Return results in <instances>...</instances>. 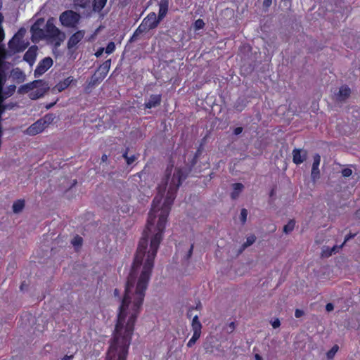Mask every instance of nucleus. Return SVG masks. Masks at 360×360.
<instances>
[{
	"instance_id": "obj_1",
	"label": "nucleus",
	"mask_w": 360,
	"mask_h": 360,
	"mask_svg": "<svg viewBox=\"0 0 360 360\" xmlns=\"http://www.w3.org/2000/svg\"><path fill=\"white\" fill-rule=\"evenodd\" d=\"M186 176L187 173L179 169L174 173L169 182L164 202L162 203V195H157L154 198L148 213L146 229L139 243L127 276L123 297H120L118 289L114 290V296L118 297L121 304L110 345L120 347L119 360L127 359L134 325L144 300L167 217L181 181Z\"/></svg>"
},
{
	"instance_id": "obj_2",
	"label": "nucleus",
	"mask_w": 360,
	"mask_h": 360,
	"mask_svg": "<svg viewBox=\"0 0 360 360\" xmlns=\"http://www.w3.org/2000/svg\"><path fill=\"white\" fill-rule=\"evenodd\" d=\"M54 19L49 18L46 24V39H51L54 41L55 47L60 46L65 39V34L57 28L53 24Z\"/></svg>"
},
{
	"instance_id": "obj_3",
	"label": "nucleus",
	"mask_w": 360,
	"mask_h": 360,
	"mask_svg": "<svg viewBox=\"0 0 360 360\" xmlns=\"http://www.w3.org/2000/svg\"><path fill=\"white\" fill-rule=\"evenodd\" d=\"M80 19L79 14L71 10L63 12L60 15L61 24L68 27H74L79 22Z\"/></svg>"
},
{
	"instance_id": "obj_4",
	"label": "nucleus",
	"mask_w": 360,
	"mask_h": 360,
	"mask_svg": "<svg viewBox=\"0 0 360 360\" xmlns=\"http://www.w3.org/2000/svg\"><path fill=\"white\" fill-rule=\"evenodd\" d=\"M26 30L24 28H20L18 32L14 35L13 39L8 42V47L14 52H21L24 51L28 46V43L25 46L18 47V44L20 43V39L24 37Z\"/></svg>"
},
{
	"instance_id": "obj_5",
	"label": "nucleus",
	"mask_w": 360,
	"mask_h": 360,
	"mask_svg": "<svg viewBox=\"0 0 360 360\" xmlns=\"http://www.w3.org/2000/svg\"><path fill=\"white\" fill-rule=\"evenodd\" d=\"M53 59L51 57H46L42 59L38 64L34 72L35 77H39L46 72L53 65Z\"/></svg>"
},
{
	"instance_id": "obj_6",
	"label": "nucleus",
	"mask_w": 360,
	"mask_h": 360,
	"mask_svg": "<svg viewBox=\"0 0 360 360\" xmlns=\"http://www.w3.org/2000/svg\"><path fill=\"white\" fill-rule=\"evenodd\" d=\"M32 33V41L33 42H38L41 39H46V33L44 29L38 25H32L30 28Z\"/></svg>"
},
{
	"instance_id": "obj_7",
	"label": "nucleus",
	"mask_w": 360,
	"mask_h": 360,
	"mask_svg": "<svg viewBox=\"0 0 360 360\" xmlns=\"http://www.w3.org/2000/svg\"><path fill=\"white\" fill-rule=\"evenodd\" d=\"M46 127L41 119L30 125L26 130L27 134L30 136H34L41 132Z\"/></svg>"
},
{
	"instance_id": "obj_8",
	"label": "nucleus",
	"mask_w": 360,
	"mask_h": 360,
	"mask_svg": "<svg viewBox=\"0 0 360 360\" xmlns=\"http://www.w3.org/2000/svg\"><path fill=\"white\" fill-rule=\"evenodd\" d=\"M307 152L303 149L295 148L292 150V161L296 165H300L307 160Z\"/></svg>"
},
{
	"instance_id": "obj_9",
	"label": "nucleus",
	"mask_w": 360,
	"mask_h": 360,
	"mask_svg": "<svg viewBox=\"0 0 360 360\" xmlns=\"http://www.w3.org/2000/svg\"><path fill=\"white\" fill-rule=\"evenodd\" d=\"M314 162L311 168V179L315 181L316 179L320 177V171L319 169V166L321 162V156L319 154H315L314 155Z\"/></svg>"
},
{
	"instance_id": "obj_10",
	"label": "nucleus",
	"mask_w": 360,
	"mask_h": 360,
	"mask_svg": "<svg viewBox=\"0 0 360 360\" xmlns=\"http://www.w3.org/2000/svg\"><path fill=\"white\" fill-rule=\"evenodd\" d=\"M84 31L79 30L73 34L68 41V49H71L75 46L84 37Z\"/></svg>"
},
{
	"instance_id": "obj_11",
	"label": "nucleus",
	"mask_w": 360,
	"mask_h": 360,
	"mask_svg": "<svg viewBox=\"0 0 360 360\" xmlns=\"http://www.w3.org/2000/svg\"><path fill=\"white\" fill-rule=\"evenodd\" d=\"M37 49V46H32L24 54V60L27 62L30 65H32L36 60Z\"/></svg>"
},
{
	"instance_id": "obj_12",
	"label": "nucleus",
	"mask_w": 360,
	"mask_h": 360,
	"mask_svg": "<svg viewBox=\"0 0 360 360\" xmlns=\"http://www.w3.org/2000/svg\"><path fill=\"white\" fill-rule=\"evenodd\" d=\"M50 89L48 83H44V86H42L39 89H37L36 91H32L29 94V98L32 100H36L39 98H41L44 96L46 93Z\"/></svg>"
},
{
	"instance_id": "obj_13",
	"label": "nucleus",
	"mask_w": 360,
	"mask_h": 360,
	"mask_svg": "<svg viewBox=\"0 0 360 360\" xmlns=\"http://www.w3.org/2000/svg\"><path fill=\"white\" fill-rule=\"evenodd\" d=\"M162 96L160 94L150 95L148 101L146 102L144 105L146 108H155L160 105Z\"/></svg>"
},
{
	"instance_id": "obj_14",
	"label": "nucleus",
	"mask_w": 360,
	"mask_h": 360,
	"mask_svg": "<svg viewBox=\"0 0 360 360\" xmlns=\"http://www.w3.org/2000/svg\"><path fill=\"white\" fill-rule=\"evenodd\" d=\"M120 347L115 345H110L105 360H119Z\"/></svg>"
},
{
	"instance_id": "obj_15",
	"label": "nucleus",
	"mask_w": 360,
	"mask_h": 360,
	"mask_svg": "<svg viewBox=\"0 0 360 360\" xmlns=\"http://www.w3.org/2000/svg\"><path fill=\"white\" fill-rule=\"evenodd\" d=\"M159 13L157 19L160 22L166 15L168 11L169 0H160L159 3Z\"/></svg>"
},
{
	"instance_id": "obj_16",
	"label": "nucleus",
	"mask_w": 360,
	"mask_h": 360,
	"mask_svg": "<svg viewBox=\"0 0 360 360\" xmlns=\"http://www.w3.org/2000/svg\"><path fill=\"white\" fill-rule=\"evenodd\" d=\"M350 94V89L347 86H342L340 88L338 93L336 94V100L338 101H344L349 97Z\"/></svg>"
},
{
	"instance_id": "obj_17",
	"label": "nucleus",
	"mask_w": 360,
	"mask_h": 360,
	"mask_svg": "<svg viewBox=\"0 0 360 360\" xmlns=\"http://www.w3.org/2000/svg\"><path fill=\"white\" fill-rule=\"evenodd\" d=\"M143 20H147V25L151 30L157 27L160 23L154 12L150 13Z\"/></svg>"
},
{
	"instance_id": "obj_18",
	"label": "nucleus",
	"mask_w": 360,
	"mask_h": 360,
	"mask_svg": "<svg viewBox=\"0 0 360 360\" xmlns=\"http://www.w3.org/2000/svg\"><path fill=\"white\" fill-rule=\"evenodd\" d=\"M73 81L72 77H68V78L65 79L63 82H60L58 83L52 89L51 91L53 92L56 90H57L58 92H61L62 91L65 90L66 88H68L72 82Z\"/></svg>"
},
{
	"instance_id": "obj_19",
	"label": "nucleus",
	"mask_w": 360,
	"mask_h": 360,
	"mask_svg": "<svg viewBox=\"0 0 360 360\" xmlns=\"http://www.w3.org/2000/svg\"><path fill=\"white\" fill-rule=\"evenodd\" d=\"M11 76L18 83L23 82L25 79V75L19 68L13 69L11 72Z\"/></svg>"
},
{
	"instance_id": "obj_20",
	"label": "nucleus",
	"mask_w": 360,
	"mask_h": 360,
	"mask_svg": "<svg viewBox=\"0 0 360 360\" xmlns=\"http://www.w3.org/2000/svg\"><path fill=\"white\" fill-rule=\"evenodd\" d=\"M104 76H103L99 72L97 73L96 72L91 76L90 81L89 82V86L91 87H94L100 84L104 79Z\"/></svg>"
},
{
	"instance_id": "obj_21",
	"label": "nucleus",
	"mask_w": 360,
	"mask_h": 360,
	"mask_svg": "<svg viewBox=\"0 0 360 360\" xmlns=\"http://www.w3.org/2000/svg\"><path fill=\"white\" fill-rule=\"evenodd\" d=\"M111 65V59H108L105 60L100 67L98 68L97 72H99L103 76L105 77L107 75Z\"/></svg>"
},
{
	"instance_id": "obj_22",
	"label": "nucleus",
	"mask_w": 360,
	"mask_h": 360,
	"mask_svg": "<svg viewBox=\"0 0 360 360\" xmlns=\"http://www.w3.org/2000/svg\"><path fill=\"white\" fill-rule=\"evenodd\" d=\"M193 333L201 334L202 324L199 321L198 316L195 315L192 320L191 323Z\"/></svg>"
},
{
	"instance_id": "obj_23",
	"label": "nucleus",
	"mask_w": 360,
	"mask_h": 360,
	"mask_svg": "<svg viewBox=\"0 0 360 360\" xmlns=\"http://www.w3.org/2000/svg\"><path fill=\"white\" fill-rule=\"evenodd\" d=\"M25 207V200H18L15 201L12 206L13 212L15 214H18L21 212Z\"/></svg>"
},
{
	"instance_id": "obj_24",
	"label": "nucleus",
	"mask_w": 360,
	"mask_h": 360,
	"mask_svg": "<svg viewBox=\"0 0 360 360\" xmlns=\"http://www.w3.org/2000/svg\"><path fill=\"white\" fill-rule=\"evenodd\" d=\"M233 191L231 194L232 199H236L240 193L243 191L244 186L241 183H235L233 184Z\"/></svg>"
},
{
	"instance_id": "obj_25",
	"label": "nucleus",
	"mask_w": 360,
	"mask_h": 360,
	"mask_svg": "<svg viewBox=\"0 0 360 360\" xmlns=\"http://www.w3.org/2000/svg\"><path fill=\"white\" fill-rule=\"evenodd\" d=\"M246 106V101L243 98H238L234 104V109L241 112Z\"/></svg>"
},
{
	"instance_id": "obj_26",
	"label": "nucleus",
	"mask_w": 360,
	"mask_h": 360,
	"mask_svg": "<svg viewBox=\"0 0 360 360\" xmlns=\"http://www.w3.org/2000/svg\"><path fill=\"white\" fill-rule=\"evenodd\" d=\"M107 0H94L93 3V10L94 11H101L105 6Z\"/></svg>"
},
{
	"instance_id": "obj_27",
	"label": "nucleus",
	"mask_w": 360,
	"mask_h": 360,
	"mask_svg": "<svg viewBox=\"0 0 360 360\" xmlns=\"http://www.w3.org/2000/svg\"><path fill=\"white\" fill-rule=\"evenodd\" d=\"M90 0H74V5L76 10H78L79 7L82 8L90 7Z\"/></svg>"
},
{
	"instance_id": "obj_28",
	"label": "nucleus",
	"mask_w": 360,
	"mask_h": 360,
	"mask_svg": "<svg viewBox=\"0 0 360 360\" xmlns=\"http://www.w3.org/2000/svg\"><path fill=\"white\" fill-rule=\"evenodd\" d=\"M255 240L256 237L254 235L248 236L246 241L241 245L239 252H242L245 248L252 245L255 242Z\"/></svg>"
},
{
	"instance_id": "obj_29",
	"label": "nucleus",
	"mask_w": 360,
	"mask_h": 360,
	"mask_svg": "<svg viewBox=\"0 0 360 360\" xmlns=\"http://www.w3.org/2000/svg\"><path fill=\"white\" fill-rule=\"evenodd\" d=\"M56 118V115L53 113H49L46 114L45 116H44L41 120L45 124V126L47 127L49 124L53 122V120Z\"/></svg>"
},
{
	"instance_id": "obj_30",
	"label": "nucleus",
	"mask_w": 360,
	"mask_h": 360,
	"mask_svg": "<svg viewBox=\"0 0 360 360\" xmlns=\"http://www.w3.org/2000/svg\"><path fill=\"white\" fill-rule=\"evenodd\" d=\"M295 221L290 220L287 224L283 226V231L285 233L288 234L292 231L295 227Z\"/></svg>"
},
{
	"instance_id": "obj_31",
	"label": "nucleus",
	"mask_w": 360,
	"mask_h": 360,
	"mask_svg": "<svg viewBox=\"0 0 360 360\" xmlns=\"http://www.w3.org/2000/svg\"><path fill=\"white\" fill-rule=\"evenodd\" d=\"M16 86L14 84L8 86L6 89L4 90V94L5 97H10L11 96L15 91Z\"/></svg>"
},
{
	"instance_id": "obj_32",
	"label": "nucleus",
	"mask_w": 360,
	"mask_h": 360,
	"mask_svg": "<svg viewBox=\"0 0 360 360\" xmlns=\"http://www.w3.org/2000/svg\"><path fill=\"white\" fill-rule=\"evenodd\" d=\"M200 334L193 333L192 338L187 343V347H192L195 344L196 341L200 338Z\"/></svg>"
},
{
	"instance_id": "obj_33",
	"label": "nucleus",
	"mask_w": 360,
	"mask_h": 360,
	"mask_svg": "<svg viewBox=\"0 0 360 360\" xmlns=\"http://www.w3.org/2000/svg\"><path fill=\"white\" fill-rule=\"evenodd\" d=\"M201 154V150L200 149H198L194 157L193 158L192 160H191V165H190V167H189V172H192L193 170V168L194 167L195 165L196 164L197 162V159L198 158V156Z\"/></svg>"
},
{
	"instance_id": "obj_34",
	"label": "nucleus",
	"mask_w": 360,
	"mask_h": 360,
	"mask_svg": "<svg viewBox=\"0 0 360 360\" xmlns=\"http://www.w3.org/2000/svg\"><path fill=\"white\" fill-rule=\"evenodd\" d=\"M139 32L141 31V33H144L149 30H151L147 25V20H143L141 25L138 27Z\"/></svg>"
},
{
	"instance_id": "obj_35",
	"label": "nucleus",
	"mask_w": 360,
	"mask_h": 360,
	"mask_svg": "<svg viewBox=\"0 0 360 360\" xmlns=\"http://www.w3.org/2000/svg\"><path fill=\"white\" fill-rule=\"evenodd\" d=\"M338 350V346L334 345L328 352H327V357L329 359H331L334 357L335 353Z\"/></svg>"
},
{
	"instance_id": "obj_36",
	"label": "nucleus",
	"mask_w": 360,
	"mask_h": 360,
	"mask_svg": "<svg viewBox=\"0 0 360 360\" xmlns=\"http://www.w3.org/2000/svg\"><path fill=\"white\" fill-rule=\"evenodd\" d=\"M115 49V44L114 42L110 41L108 44L106 48L105 49V51L106 53L110 54L112 53Z\"/></svg>"
},
{
	"instance_id": "obj_37",
	"label": "nucleus",
	"mask_w": 360,
	"mask_h": 360,
	"mask_svg": "<svg viewBox=\"0 0 360 360\" xmlns=\"http://www.w3.org/2000/svg\"><path fill=\"white\" fill-rule=\"evenodd\" d=\"M142 33L141 32V31L139 32V29L137 28L135 32H134L133 35L131 36V37L130 38L129 42V43H133V42H135L138 39H139V36Z\"/></svg>"
},
{
	"instance_id": "obj_38",
	"label": "nucleus",
	"mask_w": 360,
	"mask_h": 360,
	"mask_svg": "<svg viewBox=\"0 0 360 360\" xmlns=\"http://www.w3.org/2000/svg\"><path fill=\"white\" fill-rule=\"evenodd\" d=\"M123 157L126 159L127 163L128 165L132 164L136 160V159L135 155H131V156L129 157L127 155V152H125L123 154Z\"/></svg>"
},
{
	"instance_id": "obj_39",
	"label": "nucleus",
	"mask_w": 360,
	"mask_h": 360,
	"mask_svg": "<svg viewBox=\"0 0 360 360\" xmlns=\"http://www.w3.org/2000/svg\"><path fill=\"white\" fill-rule=\"evenodd\" d=\"M31 82L33 83L32 85L34 87V89H39L42 86H44V83H47L46 82H45L42 79L34 80Z\"/></svg>"
},
{
	"instance_id": "obj_40",
	"label": "nucleus",
	"mask_w": 360,
	"mask_h": 360,
	"mask_svg": "<svg viewBox=\"0 0 360 360\" xmlns=\"http://www.w3.org/2000/svg\"><path fill=\"white\" fill-rule=\"evenodd\" d=\"M248 210L245 208L240 211V221L243 224H245L247 220Z\"/></svg>"
},
{
	"instance_id": "obj_41",
	"label": "nucleus",
	"mask_w": 360,
	"mask_h": 360,
	"mask_svg": "<svg viewBox=\"0 0 360 360\" xmlns=\"http://www.w3.org/2000/svg\"><path fill=\"white\" fill-rule=\"evenodd\" d=\"M172 167H167L166 171H165V179H164V184L165 185H167L168 184V181H169V176L171 175V173H172Z\"/></svg>"
},
{
	"instance_id": "obj_42",
	"label": "nucleus",
	"mask_w": 360,
	"mask_h": 360,
	"mask_svg": "<svg viewBox=\"0 0 360 360\" xmlns=\"http://www.w3.org/2000/svg\"><path fill=\"white\" fill-rule=\"evenodd\" d=\"M341 174L344 177H349L352 174V170L350 168H345L341 171Z\"/></svg>"
},
{
	"instance_id": "obj_43",
	"label": "nucleus",
	"mask_w": 360,
	"mask_h": 360,
	"mask_svg": "<svg viewBox=\"0 0 360 360\" xmlns=\"http://www.w3.org/2000/svg\"><path fill=\"white\" fill-rule=\"evenodd\" d=\"M29 91H30L27 88V85H26V84L20 86L18 89V93L19 94H24L28 93Z\"/></svg>"
},
{
	"instance_id": "obj_44",
	"label": "nucleus",
	"mask_w": 360,
	"mask_h": 360,
	"mask_svg": "<svg viewBox=\"0 0 360 360\" xmlns=\"http://www.w3.org/2000/svg\"><path fill=\"white\" fill-rule=\"evenodd\" d=\"M204 25H205V22L201 19H198L195 22V27L197 30L203 28Z\"/></svg>"
},
{
	"instance_id": "obj_45",
	"label": "nucleus",
	"mask_w": 360,
	"mask_h": 360,
	"mask_svg": "<svg viewBox=\"0 0 360 360\" xmlns=\"http://www.w3.org/2000/svg\"><path fill=\"white\" fill-rule=\"evenodd\" d=\"M82 243V238L79 236H77L74 238V240L72 241V244L75 246L77 245H81Z\"/></svg>"
},
{
	"instance_id": "obj_46",
	"label": "nucleus",
	"mask_w": 360,
	"mask_h": 360,
	"mask_svg": "<svg viewBox=\"0 0 360 360\" xmlns=\"http://www.w3.org/2000/svg\"><path fill=\"white\" fill-rule=\"evenodd\" d=\"M271 324L274 328H277L281 326V322L278 319H275L274 321H271Z\"/></svg>"
},
{
	"instance_id": "obj_47",
	"label": "nucleus",
	"mask_w": 360,
	"mask_h": 360,
	"mask_svg": "<svg viewBox=\"0 0 360 360\" xmlns=\"http://www.w3.org/2000/svg\"><path fill=\"white\" fill-rule=\"evenodd\" d=\"M304 314V312L302 309H296L295 311V316L296 318H300Z\"/></svg>"
},
{
	"instance_id": "obj_48",
	"label": "nucleus",
	"mask_w": 360,
	"mask_h": 360,
	"mask_svg": "<svg viewBox=\"0 0 360 360\" xmlns=\"http://www.w3.org/2000/svg\"><path fill=\"white\" fill-rule=\"evenodd\" d=\"M356 236V233H349V234H347L345 238V240H344V243L343 244H345L347 241H348L349 240L354 238Z\"/></svg>"
},
{
	"instance_id": "obj_49",
	"label": "nucleus",
	"mask_w": 360,
	"mask_h": 360,
	"mask_svg": "<svg viewBox=\"0 0 360 360\" xmlns=\"http://www.w3.org/2000/svg\"><path fill=\"white\" fill-rule=\"evenodd\" d=\"M44 23V19L43 18H39L33 25H38L39 27L43 26Z\"/></svg>"
},
{
	"instance_id": "obj_50",
	"label": "nucleus",
	"mask_w": 360,
	"mask_h": 360,
	"mask_svg": "<svg viewBox=\"0 0 360 360\" xmlns=\"http://www.w3.org/2000/svg\"><path fill=\"white\" fill-rule=\"evenodd\" d=\"M193 245L192 244L190 247L189 250L188 251L186 256V259H189L191 257L192 254H193Z\"/></svg>"
},
{
	"instance_id": "obj_51",
	"label": "nucleus",
	"mask_w": 360,
	"mask_h": 360,
	"mask_svg": "<svg viewBox=\"0 0 360 360\" xmlns=\"http://www.w3.org/2000/svg\"><path fill=\"white\" fill-rule=\"evenodd\" d=\"M333 309H334V305H333V304H332V303H328V304L326 305V310L328 312L332 311Z\"/></svg>"
},
{
	"instance_id": "obj_52",
	"label": "nucleus",
	"mask_w": 360,
	"mask_h": 360,
	"mask_svg": "<svg viewBox=\"0 0 360 360\" xmlns=\"http://www.w3.org/2000/svg\"><path fill=\"white\" fill-rule=\"evenodd\" d=\"M243 130V129L241 127H236L233 130V134L239 135L240 134L242 133Z\"/></svg>"
},
{
	"instance_id": "obj_53",
	"label": "nucleus",
	"mask_w": 360,
	"mask_h": 360,
	"mask_svg": "<svg viewBox=\"0 0 360 360\" xmlns=\"http://www.w3.org/2000/svg\"><path fill=\"white\" fill-rule=\"evenodd\" d=\"M104 51H105L104 48H103V47L99 48L98 50L96 52L95 56L97 58L101 56Z\"/></svg>"
},
{
	"instance_id": "obj_54",
	"label": "nucleus",
	"mask_w": 360,
	"mask_h": 360,
	"mask_svg": "<svg viewBox=\"0 0 360 360\" xmlns=\"http://www.w3.org/2000/svg\"><path fill=\"white\" fill-rule=\"evenodd\" d=\"M272 4V0H264L263 6L269 8Z\"/></svg>"
},
{
	"instance_id": "obj_55",
	"label": "nucleus",
	"mask_w": 360,
	"mask_h": 360,
	"mask_svg": "<svg viewBox=\"0 0 360 360\" xmlns=\"http://www.w3.org/2000/svg\"><path fill=\"white\" fill-rule=\"evenodd\" d=\"M57 101H58V99H57L55 102H53V103H49V104H47V105H46V108L47 110H49V109L51 108L52 107H53V106L56 104Z\"/></svg>"
},
{
	"instance_id": "obj_56",
	"label": "nucleus",
	"mask_w": 360,
	"mask_h": 360,
	"mask_svg": "<svg viewBox=\"0 0 360 360\" xmlns=\"http://www.w3.org/2000/svg\"><path fill=\"white\" fill-rule=\"evenodd\" d=\"M73 359V355H65L60 360H72Z\"/></svg>"
},
{
	"instance_id": "obj_57",
	"label": "nucleus",
	"mask_w": 360,
	"mask_h": 360,
	"mask_svg": "<svg viewBox=\"0 0 360 360\" xmlns=\"http://www.w3.org/2000/svg\"><path fill=\"white\" fill-rule=\"evenodd\" d=\"M194 309V307H192L189 309L188 311L187 312V316L188 318H191L192 316V311Z\"/></svg>"
},
{
	"instance_id": "obj_58",
	"label": "nucleus",
	"mask_w": 360,
	"mask_h": 360,
	"mask_svg": "<svg viewBox=\"0 0 360 360\" xmlns=\"http://www.w3.org/2000/svg\"><path fill=\"white\" fill-rule=\"evenodd\" d=\"M32 84L33 83H32V82L25 84L26 85H27V88H28L29 91H32V90H33L34 89V87L33 86Z\"/></svg>"
},
{
	"instance_id": "obj_59",
	"label": "nucleus",
	"mask_w": 360,
	"mask_h": 360,
	"mask_svg": "<svg viewBox=\"0 0 360 360\" xmlns=\"http://www.w3.org/2000/svg\"><path fill=\"white\" fill-rule=\"evenodd\" d=\"M229 328L231 329L230 330V333L233 332V330H234L235 328V323L234 322H231L229 326Z\"/></svg>"
},
{
	"instance_id": "obj_60",
	"label": "nucleus",
	"mask_w": 360,
	"mask_h": 360,
	"mask_svg": "<svg viewBox=\"0 0 360 360\" xmlns=\"http://www.w3.org/2000/svg\"><path fill=\"white\" fill-rule=\"evenodd\" d=\"M4 37V30H3L2 27H0V41H1L3 39Z\"/></svg>"
},
{
	"instance_id": "obj_61",
	"label": "nucleus",
	"mask_w": 360,
	"mask_h": 360,
	"mask_svg": "<svg viewBox=\"0 0 360 360\" xmlns=\"http://www.w3.org/2000/svg\"><path fill=\"white\" fill-rule=\"evenodd\" d=\"M194 309H197V310H201V309H202V304H201L200 302H199L197 304L196 307H194Z\"/></svg>"
},
{
	"instance_id": "obj_62",
	"label": "nucleus",
	"mask_w": 360,
	"mask_h": 360,
	"mask_svg": "<svg viewBox=\"0 0 360 360\" xmlns=\"http://www.w3.org/2000/svg\"><path fill=\"white\" fill-rule=\"evenodd\" d=\"M255 360H263V358L258 354L255 355Z\"/></svg>"
},
{
	"instance_id": "obj_63",
	"label": "nucleus",
	"mask_w": 360,
	"mask_h": 360,
	"mask_svg": "<svg viewBox=\"0 0 360 360\" xmlns=\"http://www.w3.org/2000/svg\"><path fill=\"white\" fill-rule=\"evenodd\" d=\"M108 160V156L105 154H103L101 157L102 162H105Z\"/></svg>"
},
{
	"instance_id": "obj_64",
	"label": "nucleus",
	"mask_w": 360,
	"mask_h": 360,
	"mask_svg": "<svg viewBox=\"0 0 360 360\" xmlns=\"http://www.w3.org/2000/svg\"><path fill=\"white\" fill-rule=\"evenodd\" d=\"M355 216L356 217L360 219V208L356 211Z\"/></svg>"
}]
</instances>
